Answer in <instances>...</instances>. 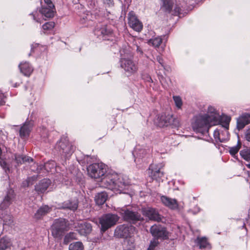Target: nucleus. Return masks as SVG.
<instances>
[{
	"label": "nucleus",
	"instance_id": "15",
	"mask_svg": "<svg viewBox=\"0 0 250 250\" xmlns=\"http://www.w3.org/2000/svg\"><path fill=\"white\" fill-rule=\"evenodd\" d=\"M249 124H250V113H243L237 119L236 127L239 130L242 129Z\"/></svg>",
	"mask_w": 250,
	"mask_h": 250
},
{
	"label": "nucleus",
	"instance_id": "57",
	"mask_svg": "<svg viewBox=\"0 0 250 250\" xmlns=\"http://www.w3.org/2000/svg\"><path fill=\"white\" fill-rule=\"evenodd\" d=\"M123 250H133L131 249H124Z\"/></svg>",
	"mask_w": 250,
	"mask_h": 250
},
{
	"label": "nucleus",
	"instance_id": "5",
	"mask_svg": "<svg viewBox=\"0 0 250 250\" xmlns=\"http://www.w3.org/2000/svg\"><path fill=\"white\" fill-rule=\"evenodd\" d=\"M120 63L127 76H130L137 71V64L131 58H122L120 61Z\"/></svg>",
	"mask_w": 250,
	"mask_h": 250
},
{
	"label": "nucleus",
	"instance_id": "58",
	"mask_svg": "<svg viewBox=\"0 0 250 250\" xmlns=\"http://www.w3.org/2000/svg\"><path fill=\"white\" fill-rule=\"evenodd\" d=\"M2 216H0V218L4 217L5 216L3 215V213H1Z\"/></svg>",
	"mask_w": 250,
	"mask_h": 250
},
{
	"label": "nucleus",
	"instance_id": "14",
	"mask_svg": "<svg viewBox=\"0 0 250 250\" xmlns=\"http://www.w3.org/2000/svg\"><path fill=\"white\" fill-rule=\"evenodd\" d=\"M101 231L103 233L109 228L116 224L118 220H95Z\"/></svg>",
	"mask_w": 250,
	"mask_h": 250
},
{
	"label": "nucleus",
	"instance_id": "55",
	"mask_svg": "<svg viewBox=\"0 0 250 250\" xmlns=\"http://www.w3.org/2000/svg\"><path fill=\"white\" fill-rule=\"evenodd\" d=\"M246 166H247V167L250 169V163L246 164Z\"/></svg>",
	"mask_w": 250,
	"mask_h": 250
},
{
	"label": "nucleus",
	"instance_id": "28",
	"mask_svg": "<svg viewBox=\"0 0 250 250\" xmlns=\"http://www.w3.org/2000/svg\"><path fill=\"white\" fill-rule=\"evenodd\" d=\"M11 246L10 240L7 237L0 239V250H5Z\"/></svg>",
	"mask_w": 250,
	"mask_h": 250
},
{
	"label": "nucleus",
	"instance_id": "50",
	"mask_svg": "<svg viewBox=\"0 0 250 250\" xmlns=\"http://www.w3.org/2000/svg\"><path fill=\"white\" fill-rule=\"evenodd\" d=\"M174 13L175 15H179L181 13V9L179 7L176 6L174 8Z\"/></svg>",
	"mask_w": 250,
	"mask_h": 250
},
{
	"label": "nucleus",
	"instance_id": "44",
	"mask_svg": "<svg viewBox=\"0 0 250 250\" xmlns=\"http://www.w3.org/2000/svg\"><path fill=\"white\" fill-rule=\"evenodd\" d=\"M32 15L34 21H35L37 22L41 23L42 19L41 18L39 17L40 15L37 12L33 13L32 14Z\"/></svg>",
	"mask_w": 250,
	"mask_h": 250
},
{
	"label": "nucleus",
	"instance_id": "13",
	"mask_svg": "<svg viewBox=\"0 0 250 250\" xmlns=\"http://www.w3.org/2000/svg\"><path fill=\"white\" fill-rule=\"evenodd\" d=\"M118 211L124 219H140V215L136 211L135 208L125 207L119 209Z\"/></svg>",
	"mask_w": 250,
	"mask_h": 250
},
{
	"label": "nucleus",
	"instance_id": "32",
	"mask_svg": "<svg viewBox=\"0 0 250 250\" xmlns=\"http://www.w3.org/2000/svg\"><path fill=\"white\" fill-rule=\"evenodd\" d=\"M69 250H83V245L81 242H76L69 245Z\"/></svg>",
	"mask_w": 250,
	"mask_h": 250
},
{
	"label": "nucleus",
	"instance_id": "29",
	"mask_svg": "<svg viewBox=\"0 0 250 250\" xmlns=\"http://www.w3.org/2000/svg\"><path fill=\"white\" fill-rule=\"evenodd\" d=\"M40 167L41 169H42V168H44L47 172H52L55 168L56 163L54 161H49L45 163L43 166H40Z\"/></svg>",
	"mask_w": 250,
	"mask_h": 250
},
{
	"label": "nucleus",
	"instance_id": "45",
	"mask_svg": "<svg viewBox=\"0 0 250 250\" xmlns=\"http://www.w3.org/2000/svg\"><path fill=\"white\" fill-rule=\"evenodd\" d=\"M23 155H15V160L18 163H23L24 160L23 159Z\"/></svg>",
	"mask_w": 250,
	"mask_h": 250
},
{
	"label": "nucleus",
	"instance_id": "21",
	"mask_svg": "<svg viewBox=\"0 0 250 250\" xmlns=\"http://www.w3.org/2000/svg\"><path fill=\"white\" fill-rule=\"evenodd\" d=\"M19 67L21 72L26 76H29L33 71V68L27 62L21 63Z\"/></svg>",
	"mask_w": 250,
	"mask_h": 250
},
{
	"label": "nucleus",
	"instance_id": "11",
	"mask_svg": "<svg viewBox=\"0 0 250 250\" xmlns=\"http://www.w3.org/2000/svg\"><path fill=\"white\" fill-rule=\"evenodd\" d=\"M128 24L129 26L137 32H140L143 28V24L137 18L133 11L128 14Z\"/></svg>",
	"mask_w": 250,
	"mask_h": 250
},
{
	"label": "nucleus",
	"instance_id": "46",
	"mask_svg": "<svg viewBox=\"0 0 250 250\" xmlns=\"http://www.w3.org/2000/svg\"><path fill=\"white\" fill-rule=\"evenodd\" d=\"M156 60L158 61V62L160 63V64L161 65V66L163 67L164 68H165L164 64V61L162 57L160 56H157L156 57Z\"/></svg>",
	"mask_w": 250,
	"mask_h": 250
},
{
	"label": "nucleus",
	"instance_id": "43",
	"mask_svg": "<svg viewBox=\"0 0 250 250\" xmlns=\"http://www.w3.org/2000/svg\"><path fill=\"white\" fill-rule=\"evenodd\" d=\"M102 219H119V217L117 216L116 214H112V213H107L104 214Z\"/></svg>",
	"mask_w": 250,
	"mask_h": 250
},
{
	"label": "nucleus",
	"instance_id": "10",
	"mask_svg": "<svg viewBox=\"0 0 250 250\" xmlns=\"http://www.w3.org/2000/svg\"><path fill=\"white\" fill-rule=\"evenodd\" d=\"M44 3L42 4L40 12L42 16L47 18H52L54 15L55 7L51 0H44Z\"/></svg>",
	"mask_w": 250,
	"mask_h": 250
},
{
	"label": "nucleus",
	"instance_id": "9",
	"mask_svg": "<svg viewBox=\"0 0 250 250\" xmlns=\"http://www.w3.org/2000/svg\"><path fill=\"white\" fill-rule=\"evenodd\" d=\"M134 229V228L131 226L121 225L116 229L115 235L118 238L127 239L131 236L132 232Z\"/></svg>",
	"mask_w": 250,
	"mask_h": 250
},
{
	"label": "nucleus",
	"instance_id": "35",
	"mask_svg": "<svg viewBox=\"0 0 250 250\" xmlns=\"http://www.w3.org/2000/svg\"><path fill=\"white\" fill-rule=\"evenodd\" d=\"M37 178V176L35 175L28 178L26 181L23 182L22 186L26 187L32 185L34 183L35 181H36Z\"/></svg>",
	"mask_w": 250,
	"mask_h": 250
},
{
	"label": "nucleus",
	"instance_id": "25",
	"mask_svg": "<svg viewBox=\"0 0 250 250\" xmlns=\"http://www.w3.org/2000/svg\"><path fill=\"white\" fill-rule=\"evenodd\" d=\"M78 206V201L76 199L68 200L64 202L63 208L70 209L71 210H76Z\"/></svg>",
	"mask_w": 250,
	"mask_h": 250
},
{
	"label": "nucleus",
	"instance_id": "6",
	"mask_svg": "<svg viewBox=\"0 0 250 250\" xmlns=\"http://www.w3.org/2000/svg\"><path fill=\"white\" fill-rule=\"evenodd\" d=\"M150 232L154 237V239L158 240H166L168 238V232L165 227L160 225H154L150 228Z\"/></svg>",
	"mask_w": 250,
	"mask_h": 250
},
{
	"label": "nucleus",
	"instance_id": "42",
	"mask_svg": "<svg viewBox=\"0 0 250 250\" xmlns=\"http://www.w3.org/2000/svg\"><path fill=\"white\" fill-rule=\"evenodd\" d=\"M175 104L177 107L181 108L182 105V101L179 96H173V97Z\"/></svg>",
	"mask_w": 250,
	"mask_h": 250
},
{
	"label": "nucleus",
	"instance_id": "49",
	"mask_svg": "<svg viewBox=\"0 0 250 250\" xmlns=\"http://www.w3.org/2000/svg\"><path fill=\"white\" fill-rule=\"evenodd\" d=\"M23 160H24V162L30 163L31 162L33 161L32 158H31V157H29L28 156H24V155H23Z\"/></svg>",
	"mask_w": 250,
	"mask_h": 250
},
{
	"label": "nucleus",
	"instance_id": "16",
	"mask_svg": "<svg viewBox=\"0 0 250 250\" xmlns=\"http://www.w3.org/2000/svg\"><path fill=\"white\" fill-rule=\"evenodd\" d=\"M162 166H156L151 165L149 166V171H151L149 174L152 179L156 181H159L161 177L164 175L163 172L161 171V168Z\"/></svg>",
	"mask_w": 250,
	"mask_h": 250
},
{
	"label": "nucleus",
	"instance_id": "1",
	"mask_svg": "<svg viewBox=\"0 0 250 250\" xmlns=\"http://www.w3.org/2000/svg\"><path fill=\"white\" fill-rule=\"evenodd\" d=\"M230 120L229 116H221L213 107L209 106L207 113L199 114L195 117L192 128L195 132L204 134L208 132L210 126L222 124V126L228 130Z\"/></svg>",
	"mask_w": 250,
	"mask_h": 250
},
{
	"label": "nucleus",
	"instance_id": "37",
	"mask_svg": "<svg viewBox=\"0 0 250 250\" xmlns=\"http://www.w3.org/2000/svg\"><path fill=\"white\" fill-rule=\"evenodd\" d=\"M240 147L241 144L239 142H238V144L236 146L230 148L229 151L230 154L232 156H234L235 154L237 153V152H238L240 148Z\"/></svg>",
	"mask_w": 250,
	"mask_h": 250
},
{
	"label": "nucleus",
	"instance_id": "38",
	"mask_svg": "<svg viewBox=\"0 0 250 250\" xmlns=\"http://www.w3.org/2000/svg\"><path fill=\"white\" fill-rule=\"evenodd\" d=\"M159 242L156 239H153L149 244L147 250H156V247L158 246Z\"/></svg>",
	"mask_w": 250,
	"mask_h": 250
},
{
	"label": "nucleus",
	"instance_id": "34",
	"mask_svg": "<svg viewBox=\"0 0 250 250\" xmlns=\"http://www.w3.org/2000/svg\"><path fill=\"white\" fill-rule=\"evenodd\" d=\"M241 157L247 161H250V149L246 148L240 151Z\"/></svg>",
	"mask_w": 250,
	"mask_h": 250
},
{
	"label": "nucleus",
	"instance_id": "18",
	"mask_svg": "<svg viewBox=\"0 0 250 250\" xmlns=\"http://www.w3.org/2000/svg\"><path fill=\"white\" fill-rule=\"evenodd\" d=\"M161 200L163 204L172 209L178 208V204L177 201L175 199H172L165 196H162Z\"/></svg>",
	"mask_w": 250,
	"mask_h": 250
},
{
	"label": "nucleus",
	"instance_id": "51",
	"mask_svg": "<svg viewBox=\"0 0 250 250\" xmlns=\"http://www.w3.org/2000/svg\"><path fill=\"white\" fill-rule=\"evenodd\" d=\"M159 80L160 81V82L162 83V84L163 85H164V86H166V85H164V81H166L167 82V80L166 78H164V77L163 76H161L160 78H159Z\"/></svg>",
	"mask_w": 250,
	"mask_h": 250
},
{
	"label": "nucleus",
	"instance_id": "41",
	"mask_svg": "<svg viewBox=\"0 0 250 250\" xmlns=\"http://www.w3.org/2000/svg\"><path fill=\"white\" fill-rule=\"evenodd\" d=\"M55 26L54 22H48L44 23L42 25V28L44 30H48L52 29Z\"/></svg>",
	"mask_w": 250,
	"mask_h": 250
},
{
	"label": "nucleus",
	"instance_id": "20",
	"mask_svg": "<svg viewBox=\"0 0 250 250\" xmlns=\"http://www.w3.org/2000/svg\"><path fill=\"white\" fill-rule=\"evenodd\" d=\"M32 124L30 122H26L21 127L20 130V135L21 138H25L29 136L32 127Z\"/></svg>",
	"mask_w": 250,
	"mask_h": 250
},
{
	"label": "nucleus",
	"instance_id": "19",
	"mask_svg": "<svg viewBox=\"0 0 250 250\" xmlns=\"http://www.w3.org/2000/svg\"><path fill=\"white\" fill-rule=\"evenodd\" d=\"M51 184V181L48 179H43L35 186V190L39 193H43Z\"/></svg>",
	"mask_w": 250,
	"mask_h": 250
},
{
	"label": "nucleus",
	"instance_id": "8",
	"mask_svg": "<svg viewBox=\"0 0 250 250\" xmlns=\"http://www.w3.org/2000/svg\"><path fill=\"white\" fill-rule=\"evenodd\" d=\"M159 123L160 125L163 126L171 125L176 127L180 125V122L178 119L174 118L172 115L166 113H163L159 117Z\"/></svg>",
	"mask_w": 250,
	"mask_h": 250
},
{
	"label": "nucleus",
	"instance_id": "40",
	"mask_svg": "<svg viewBox=\"0 0 250 250\" xmlns=\"http://www.w3.org/2000/svg\"><path fill=\"white\" fill-rule=\"evenodd\" d=\"M126 241L127 243V245L129 246V248L127 249H131L134 250L135 248V245L134 244V240L133 238H131V236L128 237Z\"/></svg>",
	"mask_w": 250,
	"mask_h": 250
},
{
	"label": "nucleus",
	"instance_id": "36",
	"mask_svg": "<svg viewBox=\"0 0 250 250\" xmlns=\"http://www.w3.org/2000/svg\"><path fill=\"white\" fill-rule=\"evenodd\" d=\"M1 150L0 148V166L1 167L5 170V172H7V171H9L10 169L8 166L7 164L6 163L5 160L3 159L1 157Z\"/></svg>",
	"mask_w": 250,
	"mask_h": 250
},
{
	"label": "nucleus",
	"instance_id": "27",
	"mask_svg": "<svg viewBox=\"0 0 250 250\" xmlns=\"http://www.w3.org/2000/svg\"><path fill=\"white\" fill-rule=\"evenodd\" d=\"M163 3L162 9L166 12L170 13L173 6L172 0H161Z\"/></svg>",
	"mask_w": 250,
	"mask_h": 250
},
{
	"label": "nucleus",
	"instance_id": "30",
	"mask_svg": "<svg viewBox=\"0 0 250 250\" xmlns=\"http://www.w3.org/2000/svg\"><path fill=\"white\" fill-rule=\"evenodd\" d=\"M111 33V31L107 29L106 26H103L101 27L100 29H99L97 28L95 30V34L97 35V36H100V35H108Z\"/></svg>",
	"mask_w": 250,
	"mask_h": 250
},
{
	"label": "nucleus",
	"instance_id": "17",
	"mask_svg": "<svg viewBox=\"0 0 250 250\" xmlns=\"http://www.w3.org/2000/svg\"><path fill=\"white\" fill-rule=\"evenodd\" d=\"M143 214L148 219H161L157 210L155 208L146 207L142 209Z\"/></svg>",
	"mask_w": 250,
	"mask_h": 250
},
{
	"label": "nucleus",
	"instance_id": "54",
	"mask_svg": "<svg viewBox=\"0 0 250 250\" xmlns=\"http://www.w3.org/2000/svg\"><path fill=\"white\" fill-rule=\"evenodd\" d=\"M125 1L127 3H129L131 2V0H125Z\"/></svg>",
	"mask_w": 250,
	"mask_h": 250
},
{
	"label": "nucleus",
	"instance_id": "12",
	"mask_svg": "<svg viewBox=\"0 0 250 250\" xmlns=\"http://www.w3.org/2000/svg\"><path fill=\"white\" fill-rule=\"evenodd\" d=\"M14 198L15 194L14 190L12 189L8 190L2 202L0 204V210H1V211H4V214L7 213V211H5V210H6L11 205L13 201Z\"/></svg>",
	"mask_w": 250,
	"mask_h": 250
},
{
	"label": "nucleus",
	"instance_id": "24",
	"mask_svg": "<svg viewBox=\"0 0 250 250\" xmlns=\"http://www.w3.org/2000/svg\"><path fill=\"white\" fill-rule=\"evenodd\" d=\"M107 195L106 192H102L98 193L95 197V201L98 205H103L106 201Z\"/></svg>",
	"mask_w": 250,
	"mask_h": 250
},
{
	"label": "nucleus",
	"instance_id": "3",
	"mask_svg": "<svg viewBox=\"0 0 250 250\" xmlns=\"http://www.w3.org/2000/svg\"><path fill=\"white\" fill-rule=\"evenodd\" d=\"M101 182L102 186L104 188L120 192L123 191L130 183L126 176L116 173H108L101 179Z\"/></svg>",
	"mask_w": 250,
	"mask_h": 250
},
{
	"label": "nucleus",
	"instance_id": "39",
	"mask_svg": "<svg viewBox=\"0 0 250 250\" xmlns=\"http://www.w3.org/2000/svg\"><path fill=\"white\" fill-rule=\"evenodd\" d=\"M76 234L74 232H70L66 234L64 238V241L65 243H68L70 241L75 239Z\"/></svg>",
	"mask_w": 250,
	"mask_h": 250
},
{
	"label": "nucleus",
	"instance_id": "7",
	"mask_svg": "<svg viewBox=\"0 0 250 250\" xmlns=\"http://www.w3.org/2000/svg\"><path fill=\"white\" fill-rule=\"evenodd\" d=\"M58 147L60 154L66 158L69 157L74 150V147L66 139L59 142Z\"/></svg>",
	"mask_w": 250,
	"mask_h": 250
},
{
	"label": "nucleus",
	"instance_id": "48",
	"mask_svg": "<svg viewBox=\"0 0 250 250\" xmlns=\"http://www.w3.org/2000/svg\"><path fill=\"white\" fill-rule=\"evenodd\" d=\"M245 138L247 141L250 142V128H249L246 132Z\"/></svg>",
	"mask_w": 250,
	"mask_h": 250
},
{
	"label": "nucleus",
	"instance_id": "53",
	"mask_svg": "<svg viewBox=\"0 0 250 250\" xmlns=\"http://www.w3.org/2000/svg\"><path fill=\"white\" fill-rule=\"evenodd\" d=\"M221 137H225L226 136V134L225 133V130L220 132Z\"/></svg>",
	"mask_w": 250,
	"mask_h": 250
},
{
	"label": "nucleus",
	"instance_id": "56",
	"mask_svg": "<svg viewBox=\"0 0 250 250\" xmlns=\"http://www.w3.org/2000/svg\"><path fill=\"white\" fill-rule=\"evenodd\" d=\"M109 1L110 2V3H111V4H113V0H109Z\"/></svg>",
	"mask_w": 250,
	"mask_h": 250
},
{
	"label": "nucleus",
	"instance_id": "23",
	"mask_svg": "<svg viewBox=\"0 0 250 250\" xmlns=\"http://www.w3.org/2000/svg\"><path fill=\"white\" fill-rule=\"evenodd\" d=\"M194 242L200 249H205L210 245L208 238L206 237L198 236L195 240Z\"/></svg>",
	"mask_w": 250,
	"mask_h": 250
},
{
	"label": "nucleus",
	"instance_id": "2",
	"mask_svg": "<svg viewBox=\"0 0 250 250\" xmlns=\"http://www.w3.org/2000/svg\"><path fill=\"white\" fill-rule=\"evenodd\" d=\"M78 220H55L51 230L54 237L62 236L65 231L69 229H76L81 235H86L92 231V226L87 222L80 223Z\"/></svg>",
	"mask_w": 250,
	"mask_h": 250
},
{
	"label": "nucleus",
	"instance_id": "22",
	"mask_svg": "<svg viewBox=\"0 0 250 250\" xmlns=\"http://www.w3.org/2000/svg\"><path fill=\"white\" fill-rule=\"evenodd\" d=\"M225 133L226 136L225 137H221L220 131L218 129H216L214 131L213 136L216 142H224L229 138V133L227 129H225Z\"/></svg>",
	"mask_w": 250,
	"mask_h": 250
},
{
	"label": "nucleus",
	"instance_id": "31",
	"mask_svg": "<svg viewBox=\"0 0 250 250\" xmlns=\"http://www.w3.org/2000/svg\"><path fill=\"white\" fill-rule=\"evenodd\" d=\"M146 154V151L144 149H139L137 147H136L134 151L133 152V155L135 157V162H136V159L137 158L141 159Z\"/></svg>",
	"mask_w": 250,
	"mask_h": 250
},
{
	"label": "nucleus",
	"instance_id": "4",
	"mask_svg": "<svg viewBox=\"0 0 250 250\" xmlns=\"http://www.w3.org/2000/svg\"><path fill=\"white\" fill-rule=\"evenodd\" d=\"M87 172L91 177L99 179L104 176L106 172V168L103 163H95L88 166Z\"/></svg>",
	"mask_w": 250,
	"mask_h": 250
},
{
	"label": "nucleus",
	"instance_id": "26",
	"mask_svg": "<svg viewBox=\"0 0 250 250\" xmlns=\"http://www.w3.org/2000/svg\"><path fill=\"white\" fill-rule=\"evenodd\" d=\"M50 210V208L48 206H43L41 207L35 214L37 218L42 217L48 213Z\"/></svg>",
	"mask_w": 250,
	"mask_h": 250
},
{
	"label": "nucleus",
	"instance_id": "52",
	"mask_svg": "<svg viewBox=\"0 0 250 250\" xmlns=\"http://www.w3.org/2000/svg\"><path fill=\"white\" fill-rule=\"evenodd\" d=\"M137 51L138 52H140V54H142V53H143L142 51L141 50V49L139 48V46H137Z\"/></svg>",
	"mask_w": 250,
	"mask_h": 250
},
{
	"label": "nucleus",
	"instance_id": "33",
	"mask_svg": "<svg viewBox=\"0 0 250 250\" xmlns=\"http://www.w3.org/2000/svg\"><path fill=\"white\" fill-rule=\"evenodd\" d=\"M162 39L160 37L151 39L148 41V43L155 47H158L162 43Z\"/></svg>",
	"mask_w": 250,
	"mask_h": 250
},
{
	"label": "nucleus",
	"instance_id": "47",
	"mask_svg": "<svg viewBox=\"0 0 250 250\" xmlns=\"http://www.w3.org/2000/svg\"><path fill=\"white\" fill-rule=\"evenodd\" d=\"M0 106H2L5 104V101L4 95L0 92Z\"/></svg>",
	"mask_w": 250,
	"mask_h": 250
}]
</instances>
